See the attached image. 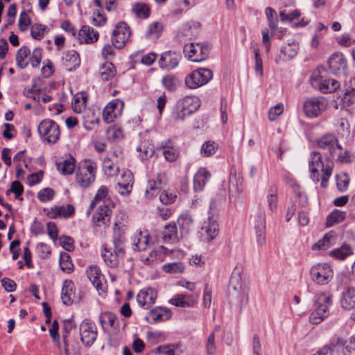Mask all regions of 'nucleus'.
<instances>
[{"label":"nucleus","mask_w":355,"mask_h":355,"mask_svg":"<svg viewBox=\"0 0 355 355\" xmlns=\"http://www.w3.org/2000/svg\"><path fill=\"white\" fill-rule=\"evenodd\" d=\"M334 164L331 160H326L323 162L322 155L320 153L313 151L310 154L309 167L311 178L315 182L320 180L319 169L322 170L321 186L326 188L328 185L329 179L331 177Z\"/></svg>","instance_id":"nucleus-1"},{"label":"nucleus","mask_w":355,"mask_h":355,"mask_svg":"<svg viewBox=\"0 0 355 355\" xmlns=\"http://www.w3.org/2000/svg\"><path fill=\"white\" fill-rule=\"evenodd\" d=\"M200 106V101L196 96H187L179 99L172 113L176 121H183L186 116L193 114Z\"/></svg>","instance_id":"nucleus-2"},{"label":"nucleus","mask_w":355,"mask_h":355,"mask_svg":"<svg viewBox=\"0 0 355 355\" xmlns=\"http://www.w3.org/2000/svg\"><path fill=\"white\" fill-rule=\"evenodd\" d=\"M96 164L91 159L81 162L76 168V182L82 188L91 186L96 178Z\"/></svg>","instance_id":"nucleus-3"},{"label":"nucleus","mask_w":355,"mask_h":355,"mask_svg":"<svg viewBox=\"0 0 355 355\" xmlns=\"http://www.w3.org/2000/svg\"><path fill=\"white\" fill-rule=\"evenodd\" d=\"M326 70L324 67H318L312 73L310 83L315 89L324 94L334 92L340 87V83L335 79L325 78Z\"/></svg>","instance_id":"nucleus-4"},{"label":"nucleus","mask_w":355,"mask_h":355,"mask_svg":"<svg viewBox=\"0 0 355 355\" xmlns=\"http://www.w3.org/2000/svg\"><path fill=\"white\" fill-rule=\"evenodd\" d=\"M332 303V295L329 293H320L316 298L315 309L311 313L309 322L313 324H320L328 316L329 307Z\"/></svg>","instance_id":"nucleus-5"},{"label":"nucleus","mask_w":355,"mask_h":355,"mask_svg":"<svg viewBox=\"0 0 355 355\" xmlns=\"http://www.w3.org/2000/svg\"><path fill=\"white\" fill-rule=\"evenodd\" d=\"M37 130L42 141L48 144H55L60 138L59 125L53 120L45 119L42 121Z\"/></svg>","instance_id":"nucleus-6"},{"label":"nucleus","mask_w":355,"mask_h":355,"mask_svg":"<svg viewBox=\"0 0 355 355\" xmlns=\"http://www.w3.org/2000/svg\"><path fill=\"white\" fill-rule=\"evenodd\" d=\"M327 107L328 101L324 97L313 96L304 101L303 110L307 117L315 118L324 112Z\"/></svg>","instance_id":"nucleus-7"},{"label":"nucleus","mask_w":355,"mask_h":355,"mask_svg":"<svg viewBox=\"0 0 355 355\" xmlns=\"http://www.w3.org/2000/svg\"><path fill=\"white\" fill-rule=\"evenodd\" d=\"M228 292L232 299L236 300L241 304L247 303L248 294L243 288L241 275L239 270H235L230 277Z\"/></svg>","instance_id":"nucleus-8"},{"label":"nucleus","mask_w":355,"mask_h":355,"mask_svg":"<svg viewBox=\"0 0 355 355\" xmlns=\"http://www.w3.org/2000/svg\"><path fill=\"white\" fill-rule=\"evenodd\" d=\"M334 271L327 263H317L310 270L311 279L318 285H327L333 278Z\"/></svg>","instance_id":"nucleus-9"},{"label":"nucleus","mask_w":355,"mask_h":355,"mask_svg":"<svg viewBox=\"0 0 355 355\" xmlns=\"http://www.w3.org/2000/svg\"><path fill=\"white\" fill-rule=\"evenodd\" d=\"M213 77L209 69L200 68L188 74L184 79L186 85L190 89H196L207 84Z\"/></svg>","instance_id":"nucleus-10"},{"label":"nucleus","mask_w":355,"mask_h":355,"mask_svg":"<svg viewBox=\"0 0 355 355\" xmlns=\"http://www.w3.org/2000/svg\"><path fill=\"white\" fill-rule=\"evenodd\" d=\"M219 233V226L217 221V216L212 212H209L208 218L203 222L199 232L202 241L209 242L214 240Z\"/></svg>","instance_id":"nucleus-11"},{"label":"nucleus","mask_w":355,"mask_h":355,"mask_svg":"<svg viewBox=\"0 0 355 355\" xmlns=\"http://www.w3.org/2000/svg\"><path fill=\"white\" fill-rule=\"evenodd\" d=\"M184 52L191 61L199 62L207 58L209 47L205 44L191 42L184 45Z\"/></svg>","instance_id":"nucleus-12"},{"label":"nucleus","mask_w":355,"mask_h":355,"mask_svg":"<svg viewBox=\"0 0 355 355\" xmlns=\"http://www.w3.org/2000/svg\"><path fill=\"white\" fill-rule=\"evenodd\" d=\"M80 340L86 347H90L97 338V328L94 322L84 320L80 324Z\"/></svg>","instance_id":"nucleus-13"},{"label":"nucleus","mask_w":355,"mask_h":355,"mask_svg":"<svg viewBox=\"0 0 355 355\" xmlns=\"http://www.w3.org/2000/svg\"><path fill=\"white\" fill-rule=\"evenodd\" d=\"M167 183V177L165 173H159L155 177L149 179L145 191V196L152 199L160 194L161 189Z\"/></svg>","instance_id":"nucleus-14"},{"label":"nucleus","mask_w":355,"mask_h":355,"mask_svg":"<svg viewBox=\"0 0 355 355\" xmlns=\"http://www.w3.org/2000/svg\"><path fill=\"white\" fill-rule=\"evenodd\" d=\"M130 36V30L127 24L124 22L119 23L112 33V45L116 49L123 48L129 40Z\"/></svg>","instance_id":"nucleus-15"},{"label":"nucleus","mask_w":355,"mask_h":355,"mask_svg":"<svg viewBox=\"0 0 355 355\" xmlns=\"http://www.w3.org/2000/svg\"><path fill=\"white\" fill-rule=\"evenodd\" d=\"M123 102L118 98L110 101L104 108L103 119L106 123H111L121 116L123 109Z\"/></svg>","instance_id":"nucleus-16"},{"label":"nucleus","mask_w":355,"mask_h":355,"mask_svg":"<svg viewBox=\"0 0 355 355\" xmlns=\"http://www.w3.org/2000/svg\"><path fill=\"white\" fill-rule=\"evenodd\" d=\"M112 210L107 205H101L93 214L92 220L99 227L105 228L110 225Z\"/></svg>","instance_id":"nucleus-17"},{"label":"nucleus","mask_w":355,"mask_h":355,"mask_svg":"<svg viewBox=\"0 0 355 355\" xmlns=\"http://www.w3.org/2000/svg\"><path fill=\"white\" fill-rule=\"evenodd\" d=\"M157 297V291L150 287L141 289L137 295V302L139 306L148 309L155 304Z\"/></svg>","instance_id":"nucleus-18"},{"label":"nucleus","mask_w":355,"mask_h":355,"mask_svg":"<svg viewBox=\"0 0 355 355\" xmlns=\"http://www.w3.org/2000/svg\"><path fill=\"white\" fill-rule=\"evenodd\" d=\"M171 316V311L166 307L157 306L148 311L145 317L150 324H155L168 320Z\"/></svg>","instance_id":"nucleus-19"},{"label":"nucleus","mask_w":355,"mask_h":355,"mask_svg":"<svg viewBox=\"0 0 355 355\" xmlns=\"http://www.w3.org/2000/svg\"><path fill=\"white\" fill-rule=\"evenodd\" d=\"M101 256L108 266L114 268L119 265V260L124 257L125 254L121 252H119L112 247H107V245H105L101 252Z\"/></svg>","instance_id":"nucleus-20"},{"label":"nucleus","mask_w":355,"mask_h":355,"mask_svg":"<svg viewBox=\"0 0 355 355\" xmlns=\"http://www.w3.org/2000/svg\"><path fill=\"white\" fill-rule=\"evenodd\" d=\"M180 58V55L175 52H165L159 58V65L166 70L173 69L178 65Z\"/></svg>","instance_id":"nucleus-21"},{"label":"nucleus","mask_w":355,"mask_h":355,"mask_svg":"<svg viewBox=\"0 0 355 355\" xmlns=\"http://www.w3.org/2000/svg\"><path fill=\"white\" fill-rule=\"evenodd\" d=\"M198 300V296L193 295H176L172 297L169 302L178 307H191L194 306Z\"/></svg>","instance_id":"nucleus-22"},{"label":"nucleus","mask_w":355,"mask_h":355,"mask_svg":"<svg viewBox=\"0 0 355 355\" xmlns=\"http://www.w3.org/2000/svg\"><path fill=\"white\" fill-rule=\"evenodd\" d=\"M87 276L93 286L96 290L100 292H104L102 279L103 275H102L101 270L96 266H90L86 271Z\"/></svg>","instance_id":"nucleus-23"},{"label":"nucleus","mask_w":355,"mask_h":355,"mask_svg":"<svg viewBox=\"0 0 355 355\" xmlns=\"http://www.w3.org/2000/svg\"><path fill=\"white\" fill-rule=\"evenodd\" d=\"M200 26V23L196 21H189L184 24L178 33L179 38L183 39V37H185L184 40H191L199 33Z\"/></svg>","instance_id":"nucleus-24"},{"label":"nucleus","mask_w":355,"mask_h":355,"mask_svg":"<svg viewBox=\"0 0 355 355\" xmlns=\"http://www.w3.org/2000/svg\"><path fill=\"white\" fill-rule=\"evenodd\" d=\"M318 144L321 149L327 150L329 155L334 149L339 150L337 146L339 144L338 139L331 134H327L321 137L318 141Z\"/></svg>","instance_id":"nucleus-25"},{"label":"nucleus","mask_w":355,"mask_h":355,"mask_svg":"<svg viewBox=\"0 0 355 355\" xmlns=\"http://www.w3.org/2000/svg\"><path fill=\"white\" fill-rule=\"evenodd\" d=\"M75 285L71 280H65L63 283L61 298L65 305H71L76 297Z\"/></svg>","instance_id":"nucleus-26"},{"label":"nucleus","mask_w":355,"mask_h":355,"mask_svg":"<svg viewBox=\"0 0 355 355\" xmlns=\"http://www.w3.org/2000/svg\"><path fill=\"white\" fill-rule=\"evenodd\" d=\"M299 46L295 42L288 43L281 48V54L275 59L276 64L293 58L297 53Z\"/></svg>","instance_id":"nucleus-27"},{"label":"nucleus","mask_w":355,"mask_h":355,"mask_svg":"<svg viewBox=\"0 0 355 355\" xmlns=\"http://www.w3.org/2000/svg\"><path fill=\"white\" fill-rule=\"evenodd\" d=\"M76 160L71 155L60 158L56 162L57 169L63 175H71L75 169Z\"/></svg>","instance_id":"nucleus-28"},{"label":"nucleus","mask_w":355,"mask_h":355,"mask_svg":"<svg viewBox=\"0 0 355 355\" xmlns=\"http://www.w3.org/2000/svg\"><path fill=\"white\" fill-rule=\"evenodd\" d=\"M211 173L205 168H200L195 174L193 178V189L196 191L203 190L205 184L209 180Z\"/></svg>","instance_id":"nucleus-29"},{"label":"nucleus","mask_w":355,"mask_h":355,"mask_svg":"<svg viewBox=\"0 0 355 355\" xmlns=\"http://www.w3.org/2000/svg\"><path fill=\"white\" fill-rule=\"evenodd\" d=\"M98 33L88 26H83L78 34V40L80 43H92L96 42Z\"/></svg>","instance_id":"nucleus-30"},{"label":"nucleus","mask_w":355,"mask_h":355,"mask_svg":"<svg viewBox=\"0 0 355 355\" xmlns=\"http://www.w3.org/2000/svg\"><path fill=\"white\" fill-rule=\"evenodd\" d=\"M180 236L175 223L165 225L162 232V240L165 243H175L179 241Z\"/></svg>","instance_id":"nucleus-31"},{"label":"nucleus","mask_w":355,"mask_h":355,"mask_svg":"<svg viewBox=\"0 0 355 355\" xmlns=\"http://www.w3.org/2000/svg\"><path fill=\"white\" fill-rule=\"evenodd\" d=\"M178 224L180 227L181 236L190 233L194 227V220L188 213L181 214L178 218Z\"/></svg>","instance_id":"nucleus-32"},{"label":"nucleus","mask_w":355,"mask_h":355,"mask_svg":"<svg viewBox=\"0 0 355 355\" xmlns=\"http://www.w3.org/2000/svg\"><path fill=\"white\" fill-rule=\"evenodd\" d=\"M336 137L343 141H348L351 138L350 124L347 119L340 118L338 121L336 130Z\"/></svg>","instance_id":"nucleus-33"},{"label":"nucleus","mask_w":355,"mask_h":355,"mask_svg":"<svg viewBox=\"0 0 355 355\" xmlns=\"http://www.w3.org/2000/svg\"><path fill=\"white\" fill-rule=\"evenodd\" d=\"M62 62L67 70L71 71L78 67L80 64L79 54L75 50H69L63 57Z\"/></svg>","instance_id":"nucleus-34"},{"label":"nucleus","mask_w":355,"mask_h":355,"mask_svg":"<svg viewBox=\"0 0 355 355\" xmlns=\"http://www.w3.org/2000/svg\"><path fill=\"white\" fill-rule=\"evenodd\" d=\"M150 243L149 234L146 230H139L135 233L132 239V243L135 250H144L147 248Z\"/></svg>","instance_id":"nucleus-35"},{"label":"nucleus","mask_w":355,"mask_h":355,"mask_svg":"<svg viewBox=\"0 0 355 355\" xmlns=\"http://www.w3.org/2000/svg\"><path fill=\"white\" fill-rule=\"evenodd\" d=\"M329 67L333 73H337L347 67L344 55L340 53L333 54L328 60Z\"/></svg>","instance_id":"nucleus-36"},{"label":"nucleus","mask_w":355,"mask_h":355,"mask_svg":"<svg viewBox=\"0 0 355 355\" xmlns=\"http://www.w3.org/2000/svg\"><path fill=\"white\" fill-rule=\"evenodd\" d=\"M341 306L346 310L355 308V288H347L342 294Z\"/></svg>","instance_id":"nucleus-37"},{"label":"nucleus","mask_w":355,"mask_h":355,"mask_svg":"<svg viewBox=\"0 0 355 355\" xmlns=\"http://www.w3.org/2000/svg\"><path fill=\"white\" fill-rule=\"evenodd\" d=\"M162 31V24L159 21H153L146 28L144 33V37L146 40L155 41L160 36Z\"/></svg>","instance_id":"nucleus-38"},{"label":"nucleus","mask_w":355,"mask_h":355,"mask_svg":"<svg viewBox=\"0 0 355 355\" xmlns=\"http://www.w3.org/2000/svg\"><path fill=\"white\" fill-rule=\"evenodd\" d=\"M74 214V207L71 205L65 206L55 207L51 208L49 215L51 218H56L58 217L68 218Z\"/></svg>","instance_id":"nucleus-39"},{"label":"nucleus","mask_w":355,"mask_h":355,"mask_svg":"<svg viewBox=\"0 0 355 355\" xmlns=\"http://www.w3.org/2000/svg\"><path fill=\"white\" fill-rule=\"evenodd\" d=\"M336 243V234L333 232L326 234L324 237L313 245V250H325Z\"/></svg>","instance_id":"nucleus-40"},{"label":"nucleus","mask_w":355,"mask_h":355,"mask_svg":"<svg viewBox=\"0 0 355 355\" xmlns=\"http://www.w3.org/2000/svg\"><path fill=\"white\" fill-rule=\"evenodd\" d=\"M31 51L27 46H21L16 53L17 65L21 69H25L28 65V58Z\"/></svg>","instance_id":"nucleus-41"},{"label":"nucleus","mask_w":355,"mask_h":355,"mask_svg":"<svg viewBox=\"0 0 355 355\" xmlns=\"http://www.w3.org/2000/svg\"><path fill=\"white\" fill-rule=\"evenodd\" d=\"M337 146L339 150L334 149L332 153L329 155L330 157L341 163H349L351 162L350 152L343 149L340 144Z\"/></svg>","instance_id":"nucleus-42"},{"label":"nucleus","mask_w":355,"mask_h":355,"mask_svg":"<svg viewBox=\"0 0 355 355\" xmlns=\"http://www.w3.org/2000/svg\"><path fill=\"white\" fill-rule=\"evenodd\" d=\"M100 323L102 326L108 324L114 329H119V323L117 316L112 312L106 311L101 314Z\"/></svg>","instance_id":"nucleus-43"},{"label":"nucleus","mask_w":355,"mask_h":355,"mask_svg":"<svg viewBox=\"0 0 355 355\" xmlns=\"http://www.w3.org/2000/svg\"><path fill=\"white\" fill-rule=\"evenodd\" d=\"M353 254V250L347 244H344L340 248H336L329 252V255L338 260H344L347 257Z\"/></svg>","instance_id":"nucleus-44"},{"label":"nucleus","mask_w":355,"mask_h":355,"mask_svg":"<svg viewBox=\"0 0 355 355\" xmlns=\"http://www.w3.org/2000/svg\"><path fill=\"white\" fill-rule=\"evenodd\" d=\"M122 178H125L126 179L124 182H119L117 187L119 192L122 195H125L130 192L132 184V175L130 171H128L123 175Z\"/></svg>","instance_id":"nucleus-45"},{"label":"nucleus","mask_w":355,"mask_h":355,"mask_svg":"<svg viewBox=\"0 0 355 355\" xmlns=\"http://www.w3.org/2000/svg\"><path fill=\"white\" fill-rule=\"evenodd\" d=\"M108 194V189L105 186H101L97 191L93 200L92 201L87 211V214L89 215L92 210L96 205L99 204L101 201L104 200Z\"/></svg>","instance_id":"nucleus-46"},{"label":"nucleus","mask_w":355,"mask_h":355,"mask_svg":"<svg viewBox=\"0 0 355 355\" xmlns=\"http://www.w3.org/2000/svg\"><path fill=\"white\" fill-rule=\"evenodd\" d=\"M116 70L111 62L103 64L100 69V76L103 80H109L114 78L116 75Z\"/></svg>","instance_id":"nucleus-47"},{"label":"nucleus","mask_w":355,"mask_h":355,"mask_svg":"<svg viewBox=\"0 0 355 355\" xmlns=\"http://www.w3.org/2000/svg\"><path fill=\"white\" fill-rule=\"evenodd\" d=\"M83 125L87 130H93L98 123V118L91 111H86L83 116Z\"/></svg>","instance_id":"nucleus-48"},{"label":"nucleus","mask_w":355,"mask_h":355,"mask_svg":"<svg viewBox=\"0 0 355 355\" xmlns=\"http://www.w3.org/2000/svg\"><path fill=\"white\" fill-rule=\"evenodd\" d=\"M119 164L110 159L108 157H105L103 163V169L105 173L108 176H113L119 172Z\"/></svg>","instance_id":"nucleus-49"},{"label":"nucleus","mask_w":355,"mask_h":355,"mask_svg":"<svg viewBox=\"0 0 355 355\" xmlns=\"http://www.w3.org/2000/svg\"><path fill=\"white\" fill-rule=\"evenodd\" d=\"M346 218V212L339 210L334 209L329 215L327 220V225L330 227L335 223H338L343 221Z\"/></svg>","instance_id":"nucleus-50"},{"label":"nucleus","mask_w":355,"mask_h":355,"mask_svg":"<svg viewBox=\"0 0 355 355\" xmlns=\"http://www.w3.org/2000/svg\"><path fill=\"white\" fill-rule=\"evenodd\" d=\"M355 104V95L345 91L343 96L341 97L339 105L341 109L349 110Z\"/></svg>","instance_id":"nucleus-51"},{"label":"nucleus","mask_w":355,"mask_h":355,"mask_svg":"<svg viewBox=\"0 0 355 355\" xmlns=\"http://www.w3.org/2000/svg\"><path fill=\"white\" fill-rule=\"evenodd\" d=\"M252 220L255 229L266 228V214L263 209L257 210L252 216Z\"/></svg>","instance_id":"nucleus-52"},{"label":"nucleus","mask_w":355,"mask_h":355,"mask_svg":"<svg viewBox=\"0 0 355 355\" xmlns=\"http://www.w3.org/2000/svg\"><path fill=\"white\" fill-rule=\"evenodd\" d=\"M133 12L142 19H146L150 15V8L147 4L143 3H135L132 7Z\"/></svg>","instance_id":"nucleus-53"},{"label":"nucleus","mask_w":355,"mask_h":355,"mask_svg":"<svg viewBox=\"0 0 355 355\" xmlns=\"http://www.w3.org/2000/svg\"><path fill=\"white\" fill-rule=\"evenodd\" d=\"M60 266L61 270L67 273H70L73 271V265L71 262L69 255L67 253L63 252L60 254Z\"/></svg>","instance_id":"nucleus-54"},{"label":"nucleus","mask_w":355,"mask_h":355,"mask_svg":"<svg viewBox=\"0 0 355 355\" xmlns=\"http://www.w3.org/2000/svg\"><path fill=\"white\" fill-rule=\"evenodd\" d=\"M265 13L268 21V26L272 33H273L277 28V17L275 10L270 8L267 7L265 10Z\"/></svg>","instance_id":"nucleus-55"},{"label":"nucleus","mask_w":355,"mask_h":355,"mask_svg":"<svg viewBox=\"0 0 355 355\" xmlns=\"http://www.w3.org/2000/svg\"><path fill=\"white\" fill-rule=\"evenodd\" d=\"M162 83L164 88L168 91H175L179 85L178 79L172 75L164 76Z\"/></svg>","instance_id":"nucleus-56"},{"label":"nucleus","mask_w":355,"mask_h":355,"mask_svg":"<svg viewBox=\"0 0 355 355\" xmlns=\"http://www.w3.org/2000/svg\"><path fill=\"white\" fill-rule=\"evenodd\" d=\"M161 148H162V153L166 160L168 162H175L179 157L178 150L173 146H164Z\"/></svg>","instance_id":"nucleus-57"},{"label":"nucleus","mask_w":355,"mask_h":355,"mask_svg":"<svg viewBox=\"0 0 355 355\" xmlns=\"http://www.w3.org/2000/svg\"><path fill=\"white\" fill-rule=\"evenodd\" d=\"M218 149V145L214 141H205L201 147L200 153L203 157H210L214 155Z\"/></svg>","instance_id":"nucleus-58"},{"label":"nucleus","mask_w":355,"mask_h":355,"mask_svg":"<svg viewBox=\"0 0 355 355\" xmlns=\"http://www.w3.org/2000/svg\"><path fill=\"white\" fill-rule=\"evenodd\" d=\"M184 270V266L182 262H173L163 266V270L167 273H182Z\"/></svg>","instance_id":"nucleus-59"},{"label":"nucleus","mask_w":355,"mask_h":355,"mask_svg":"<svg viewBox=\"0 0 355 355\" xmlns=\"http://www.w3.org/2000/svg\"><path fill=\"white\" fill-rule=\"evenodd\" d=\"M336 180V186L339 191L343 192L347 190L349 182V178L345 173L337 174Z\"/></svg>","instance_id":"nucleus-60"},{"label":"nucleus","mask_w":355,"mask_h":355,"mask_svg":"<svg viewBox=\"0 0 355 355\" xmlns=\"http://www.w3.org/2000/svg\"><path fill=\"white\" fill-rule=\"evenodd\" d=\"M268 207L270 211H274L277 207V188L272 187L269 191L268 196Z\"/></svg>","instance_id":"nucleus-61"},{"label":"nucleus","mask_w":355,"mask_h":355,"mask_svg":"<svg viewBox=\"0 0 355 355\" xmlns=\"http://www.w3.org/2000/svg\"><path fill=\"white\" fill-rule=\"evenodd\" d=\"M42 57V49L41 48H35L28 58L33 67H37L40 65Z\"/></svg>","instance_id":"nucleus-62"},{"label":"nucleus","mask_w":355,"mask_h":355,"mask_svg":"<svg viewBox=\"0 0 355 355\" xmlns=\"http://www.w3.org/2000/svg\"><path fill=\"white\" fill-rule=\"evenodd\" d=\"M167 249L164 246L160 245L157 248L155 249L150 253V261H162L164 259V255L166 254Z\"/></svg>","instance_id":"nucleus-63"},{"label":"nucleus","mask_w":355,"mask_h":355,"mask_svg":"<svg viewBox=\"0 0 355 355\" xmlns=\"http://www.w3.org/2000/svg\"><path fill=\"white\" fill-rule=\"evenodd\" d=\"M45 30V26L35 24L31 26V36L35 40H41L44 35Z\"/></svg>","instance_id":"nucleus-64"}]
</instances>
